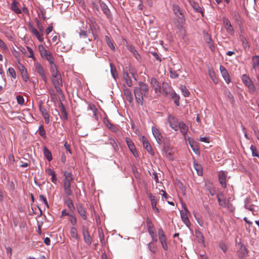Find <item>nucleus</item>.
<instances>
[{"label":"nucleus","mask_w":259,"mask_h":259,"mask_svg":"<svg viewBox=\"0 0 259 259\" xmlns=\"http://www.w3.org/2000/svg\"><path fill=\"white\" fill-rule=\"evenodd\" d=\"M159 239L161 242V245L163 249L165 250H167L168 249V246L167 245L166 237L164 236L162 237H159Z\"/></svg>","instance_id":"obj_38"},{"label":"nucleus","mask_w":259,"mask_h":259,"mask_svg":"<svg viewBox=\"0 0 259 259\" xmlns=\"http://www.w3.org/2000/svg\"><path fill=\"white\" fill-rule=\"evenodd\" d=\"M219 246L224 252H226L227 250V246L223 242H221L219 244Z\"/></svg>","instance_id":"obj_58"},{"label":"nucleus","mask_w":259,"mask_h":259,"mask_svg":"<svg viewBox=\"0 0 259 259\" xmlns=\"http://www.w3.org/2000/svg\"><path fill=\"white\" fill-rule=\"evenodd\" d=\"M139 86L136 87L134 89V94L137 102L141 105L143 103V97H148L149 88L146 83L140 81Z\"/></svg>","instance_id":"obj_1"},{"label":"nucleus","mask_w":259,"mask_h":259,"mask_svg":"<svg viewBox=\"0 0 259 259\" xmlns=\"http://www.w3.org/2000/svg\"><path fill=\"white\" fill-rule=\"evenodd\" d=\"M39 134L42 137H46V131L45 130L42 125L39 126L38 130Z\"/></svg>","instance_id":"obj_52"},{"label":"nucleus","mask_w":259,"mask_h":259,"mask_svg":"<svg viewBox=\"0 0 259 259\" xmlns=\"http://www.w3.org/2000/svg\"><path fill=\"white\" fill-rule=\"evenodd\" d=\"M170 91V88L169 84L167 82H163L162 84L161 88V93H159L160 94H163L165 95H167Z\"/></svg>","instance_id":"obj_26"},{"label":"nucleus","mask_w":259,"mask_h":259,"mask_svg":"<svg viewBox=\"0 0 259 259\" xmlns=\"http://www.w3.org/2000/svg\"><path fill=\"white\" fill-rule=\"evenodd\" d=\"M195 234H196L197 238L198 239L199 242H200V243H202L203 244L204 242V238L203 236V235H202L201 233L198 230H196Z\"/></svg>","instance_id":"obj_44"},{"label":"nucleus","mask_w":259,"mask_h":259,"mask_svg":"<svg viewBox=\"0 0 259 259\" xmlns=\"http://www.w3.org/2000/svg\"><path fill=\"white\" fill-rule=\"evenodd\" d=\"M208 74L209 76L212 80V81L215 83L217 84L218 83V79L217 77H216L215 72L213 70L209 69L208 71Z\"/></svg>","instance_id":"obj_36"},{"label":"nucleus","mask_w":259,"mask_h":259,"mask_svg":"<svg viewBox=\"0 0 259 259\" xmlns=\"http://www.w3.org/2000/svg\"><path fill=\"white\" fill-rule=\"evenodd\" d=\"M123 79L128 87H131L132 86V81L129 74L127 72H124L123 73Z\"/></svg>","instance_id":"obj_27"},{"label":"nucleus","mask_w":259,"mask_h":259,"mask_svg":"<svg viewBox=\"0 0 259 259\" xmlns=\"http://www.w3.org/2000/svg\"><path fill=\"white\" fill-rule=\"evenodd\" d=\"M238 252L239 256L242 258L246 256L248 254L246 247L242 244L240 245Z\"/></svg>","instance_id":"obj_29"},{"label":"nucleus","mask_w":259,"mask_h":259,"mask_svg":"<svg viewBox=\"0 0 259 259\" xmlns=\"http://www.w3.org/2000/svg\"><path fill=\"white\" fill-rule=\"evenodd\" d=\"M150 84L154 89L155 93H161V88L157 79L155 77H152L150 79Z\"/></svg>","instance_id":"obj_12"},{"label":"nucleus","mask_w":259,"mask_h":259,"mask_svg":"<svg viewBox=\"0 0 259 259\" xmlns=\"http://www.w3.org/2000/svg\"><path fill=\"white\" fill-rule=\"evenodd\" d=\"M220 70L222 75V76L226 81V82L227 83L230 82L231 79L227 70L222 65H221L220 67Z\"/></svg>","instance_id":"obj_19"},{"label":"nucleus","mask_w":259,"mask_h":259,"mask_svg":"<svg viewBox=\"0 0 259 259\" xmlns=\"http://www.w3.org/2000/svg\"><path fill=\"white\" fill-rule=\"evenodd\" d=\"M189 144L190 145L191 147L192 148L193 151L196 154H200V150L197 148V146L193 145V143H191V141H189Z\"/></svg>","instance_id":"obj_56"},{"label":"nucleus","mask_w":259,"mask_h":259,"mask_svg":"<svg viewBox=\"0 0 259 259\" xmlns=\"http://www.w3.org/2000/svg\"><path fill=\"white\" fill-rule=\"evenodd\" d=\"M173 11L177 17L180 19L181 23H185V19L180 7L177 5H174L173 6Z\"/></svg>","instance_id":"obj_9"},{"label":"nucleus","mask_w":259,"mask_h":259,"mask_svg":"<svg viewBox=\"0 0 259 259\" xmlns=\"http://www.w3.org/2000/svg\"><path fill=\"white\" fill-rule=\"evenodd\" d=\"M19 50L27 57L34 59L33 51L30 48L27 47L26 48H25L23 47H21L19 48Z\"/></svg>","instance_id":"obj_15"},{"label":"nucleus","mask_w":259,"mask_h":259,"mask_svg":"<svg viewBox=\"0 0 259 259\" xmlns=\"http://www.w3.org/2000/svg\"><path fill=\"white\" fill-rule=\"evenodd\" d=\"M64 176L65 177L63 180L64 192L67 195L70 196L72 194V191L70 188L71 182L73 180L72 174L70 172H65Z\"/></svg>","instance_id":"obj_2"},{"label":"nucleus","mask_w":259,"mask_h":259,"mask_svg":"<svg viewBox=\"0 0 259 259\" xmlns=\"http://www.w3.org/2000/svg\"><path fill=\"white\" fill-rule=\"evenodd\" d=\"M141 140L144 148L147 151V152L153 155L154 154V152L147 138L145 136H142Z\"/></svg>","instance_id":"obj_14"},{"label":"nucleus","mask_w":259,"mask_h":259,"mask_svg":"<svg viewBox=\"0 0 259 259\" xmlns=\"http://www.w3.org/2000/svg\"><path fill=\"white\" fill-rule=\"evenodd\" d=\"M152 134L155 138L157 143L161 144L162 143V136L160 131L156 127L152 126Z\"/></svg>","instance_id":"obj_10"},{"label":"nucleus","mask_w":259,"mask_h":259,"mask_svg":"<svg viewBox=\"0 0 259 259\" xmlns=\"http://www.w3.org/2000/svg\"><path fill=\"white\" fill-rule=\"evenodd\" d=\"M226 175L224 171H221L219 175V180L222 186L225 188L226 187Z\"/></svg>","instance_id":"obj_25"},{"label":"nucleus","mask_w":259,"mask_h":259,"mask_svg":"<svg viewBox=\"0 0 259 259\" xmlns=\"http://www.w3.org/2000/svg\"><path fill=\"white\" fill-rule=\"evenodd\" d=\"M99 238H100V240L101 244L103 245H105V241H104V235L103 233L102 232H100L99 231Z\"/></svg>","instance_id":"obj_63"},{"label":"nucleus","mask_w":259,"mask_h":259,"mask_svg":"<svg viewBox=\"0 0 259 259\" xmlns=\"http://www.w3.org/2000/svg\"><path fill=\"white\" fill-rule=\"evenodd\" d=\"M130 51L133 53L134 56L137 60H139L141 58L140 54L137 51L135 50L133 46H130Z\"/></svg>","instance_id":"obj_48"},{"label":"nucleus","mask_w":259,"mask_h":259,"mask_svg":"<svg viewBox=\"0 0 259 259\" xmlns=\"http://www.w3.org/2000/svg\"><path fill=\"white\" fill-rule=\"evenodd\" d=\"M126 142L130 151L132 152L134 156L137 157L138 156V153L136 151L134 143L130 138H126Z\"/></svg>","instance_id":"obj_20"},{"label":"nucleus","mask_w":259,"mask_h":259,"mask_svg":"<svg viewBox=\"0 0 259 259\" xmlns=\"http://www.w3.org/2000/svg\"><path fill=\"white\" fill-rule=\"evenodd\" d=\"M82 233L84 242L88 245H90L92 243V238L89 232V229L87 227L85 226L82 227Z\"/></svg>","instance_id":"obj_7"},{"label":"nucleus","mask_w":259,"mask_h":259,"mask_svg":"<svg viewBox=\"0 0 259 259\" xmlns=\"http://www.w3.org/2000/svg\"><path fill=\"white\" fill-rule=\"evenodd\" d=\"M168 121L169 126L174 129L175 131L178 130V125L180 122L174 116L169 115L168 117Z\"/></svg>","instance_id":"obj_13"},{"label":"nucleus","mask_w":259,"mask_h":259,"mask_svg":"<svg viewBox=\"0 0 259 259\" xmlns=\"http://www.w3.org/2000/svg\"><path fill=\"white\" fill-rule=\"evenodd\" d=\"M17 101L18 104L22 105L24 103V98L20 95H18L16 97Z\"/></svg>","instance_id":"obj_55"},{"label":"nucleus","mask_w":259,"mask_h":259,"mask_svg":"<svg viewBox=\"0 0 259 259\" xmlns=\"http://www.w3.org/2000/svg\"><path fill=\"white\" fill-rule=\"evenodd\" d=\"M30 30L32 34L34 35L39 41H43L44 38L42 36L44 33L39 32L36 28H35L32 25H31L30 27Z\"/></svg>","instance_id":"obj_16"},{"label":"nucleus","mask_w":259,"mask_h":259,"mask_svg":"<svg viewBox=\"0 0 259 259\" xmlns=\"http://www.w3.org/2000/svg\"><path fill=\"white\" fill-rule=\"evenodd\" d=\"M223 22L227 32L232 35H234V30L229 19L226 17H223Z\"/></svg>","instance_id":"obj_8"},{"label":"nucleus","mask_w":259,"mask_h":259,"mask_svg":"<svg viewBox=\"0 0 259 259\" xmlns=\"http://www.w3.org/2000/svg\"><path fill=\"white\" fill-rule=\"evenodd\" d=\"M110 71L111 73L112 74V77L115 79L118 75L116 69V67L115 65L111 63L110 64Z\"/></svg>","instance_id":"obj_35"},{"label":"nucleus","mask_w":259,"mask_h":259,"mask_svg":"<svg viewBox=\"0 0 259 259\" xmlns=\"http://www.w3.org/2000/svg\"><path fill=\"white\" fill-rule=\"evenodd\" d=\"M194 167L197 171V174L199 176L201 175L203 173V169L202 166L198 163H194Z\"/></svg>","instance_id":"obj_39"},{"label":"nucleus","mask_w":259,"mask_h":259,"mask_svg":"<svg viewBox=\"0 0 259 259\" xmlns=\"http://www.w3.org/2000/svg\"><path fill=\"white\" fill-rule=\"evenodd\" d=\"M66 204L67 205L68 207L72 212H73L74 210L75 207L73 203V202L70 198H68L66 200Z\"/></svg>","instance_id":"obj_42"},{"label":"nucleus","mask_w":259,"mask_h":259,"mask_svg":"<svg viewBox=\"0 0 259 259\" xmlns=\"http://www.w3.org/2000/svg\"><path fill=\"white\" fill-rule=\"evenodd\" d=\"M18 3L16 2H14L11 5V9L15 13L19 14L21 13V10L18 8Z\"/></svg>","instance_id":"obj_34"},{"label":"nucleus","mask_w":259,"mask_h":259,"mask_svg":"<svg viewBox=\"0 0 259 259\" xmlns=\"http://www.w3.org/2000/svg\"><path fill=\"white\" fill-rule=\"evenodd\" d=\"M108 143L112 146L114 150L116 151L118 149V145L116 141L113 139L109 138L108 139Z\"/></svg>","instance_id":"obj_47"},{"label":"nucleus","mask_w":259,"mask_h":259,"mask_svg":"<svg viewBox=\"0 0 259 259\" xmlns=\"http://www.w3.org/2000/svg\"><path fill=\"white\" fill-rule=\"evenodd\" d=\"M44 155L49 161L52 160V153L46 147L44 148Z\"/></svg>","instance_id":"obj_33"},{"label":"nucleus","mask_w":259,"mask_h":259,"mask_svg":"<svg viewBox=\"0 0 259 259\" xmlns=\"http://www.w3.org/2000/svg\"><path fill=\"white\" fill-rule=\"evenodd\" d=\"M8 75L13 79L16 78V73L14 69L12 67H9L8 70Z\"/></svg>","instance_id":"obj_45"},{"label":"nucleus","mask_w":259,"mask_h":259,"mask_svg":"<svg viewBox=\"0 0 259 259\" xmlns=\"http://www.w3.org/2000/svg\"><path fill=\"white\" fill-rule=\"evenodd\" d=\"M217 198L220 205L223 207L229 208V205H231V203L229 202L230 199H228V202H227L225 199L223 197L222 194L217 195Z\"/></svg>","instance_id":"obj_17"},{"label":"nucleus","mask_w":259,"mask_h":259,"mask_svg":"<svg viewBox=\"0 0 259 259\" xmlns=\"http://www.w3.org/2000/svg\"><path fill=\"white\" fill-rule=\"evenodd\" d=\"M182 206L183 209H182L180 211L181 219L184 223L186 225V226L189 228L191 225V223L188 217V213H189V211H188L185 204H183Z\"/></svg>","instance_id":"obj_6"},{"label":"nucleus","mask_w":259,"mask_h":259,"mask_svg":"<svg viewBox=\"0 0 259 259\" xmlns=\"http://www.w3.org/2000/svg\"><path fill=\"white\" fill-rule=\"evenodd\" d=\"M250 150L251 151V154L253 157H258V152L256 148L253 145H251Z\"/></svg>","instance_id":"obj_51"},{"label":"nucleus","mask_w":259,"mask_h":259,"mask_svg":"<svg viewBox=\"0 0 259 259\" xmlns=\"http://www.w3.org/2000/svg\"><path fill=\"white\" fill-rule=\"evenodd\" d=\"M148 232H149V234L150 235L151 237H152V240L154 242H156L157 241V238H156V236L155 235V233L154 232V230H152L151 229H149V231H148Z\"/></svg>","instance_id":"obj_57"},{"label":"nucleus","mask_w":259,"mask_h":259,"mask_svg":"<svg viewBox=\"0 0 259 259\" xmlns=\"http://www.w3.org/2000/svg\"><path fill=\"white\" fill-rule=\"evenodd\" d=\"M163 155L166 156L169 160L172 159L171 150L168 146H164L163 148Z\"/></svg>","instance_id":"obj_28"},{"label":"nucleus","mask_w":259,"mask_h":259,"mask_svg":"<svg viewBox=\"0 0 259 259\" xmlns=\"http://www.w3.org/2000/svg\"><path fill=\"white\" fill-rule=\"evenodd\" d=\"M149 197L151 200L152 207L156 208L157 203V199L156 197L153 195L151 193H150L149 194Z\"/></svg>","instance_id":"obj_40"},{"label":"nucleus","mask_w":259,"mask_h":259,"mask_svg":"<svg viewBox=\"0 0 259 259\" xmlns=\"http://www.w3.org/2000/svg\"><path fill=\"white\" fill-rule=\"evenodd\" d=\"M69 221H70L72 225L73 226L75 225L76 224V219L75 215L73 214L69 215Z\"/></svg>","instance_id":"obj_60"},{"label":"nucleus","mask_w":259,"mask_h":259,"mask_svg":"<svg viewBox=\"0 0 259 259\" xmlns=\"http://www.w3.org/2000/svg\"><path fill=\"white\" fill-rule=\"evenodd\" d=\"M36 26L40 32L44 33V28L40 22L37 19H35Z\"/></svg>","instance_id":"obj_53"},{"label":"nucleus","mask_w":259,"mask_h":259,"mask_svg":"<svg viewBox=\"0 0 259 259\" xmlns=\"http://www.w3.org/2000/svg\"><path fill=\"white\" fill-rule=\"evenodd\" d=\"M241 79L243 83L248 88L249 92L253 93L255 91V88L252 81L248 75L243 74L242 76Z\"/></svg>","instance_id":"obj_5"},{"label":"nucleus","mask_w":259,"mask_h":259,"mask_svg":"<svg viewBox=\"0 0 259 259\" xmlns=\"http://www.w3.org/2000/svg\"><path fill=\"white\" fill-rule=\"evenodd\" d=\"M172 98L174 100V102L176 104L177 106H179V97L176 94H174L172 95Z\"/></svg>","instance_id":"obj_62"},{"label":"nucleus","mask_w":259,"mask_h":259,"mask_svg":"<svg viewBox=\"0 0 259 259\" xmlns=\"http://www.w3.org/2000/svg\"><path fill=\"white\" fill-rule=\"evenodd\" d=\"M99 5L101 7V8L103 11V12L108 17L110 16V12L109 9H108L107 6L102 1H99Z\"/></svg>","instance_id":"obj_24"},{"label":"nucleus","mask_w":259,"mask_h":259,"mask_svg":"<svg viewBox=\"0 0 259 259\" xmlns=\"http://www.w3.org/2000/svg\"><path fill=\"white\" fill-rule=\"evenodd\" d=\"M204 39L205 42L208 44L210 49L213 51L214 49V45L212 41V39L210 35L207 32H204Z\"/></svg>","instance_id":"obj_23"},{"label":"nucleus","mask_w":259,"mask_h":259,"mask_svg":"<svg viewBox=\"0 0 259 259\" xmlns=\"http://www.w3.org/2000/svg\"><path fill=\"white\" fill-rule=\"evenodd\" d=\"M23 69L21 70L22 76L23 80L26 82L27 81L29 77L27 73V70L25 69L24 67L22 66Z\"/></svg>","instance_id":"obj_46"},{"label":"nucleus","mask_w":259,"mask_h":259,"mask_svg":"<svg viewBox=\"0 0 259 259\" xmlns=\"http://www.w3.org/2000/svg\"><path fill=\"white\" fill-rule=\"evenodd\" d=\"M180 89L185 97H188L189 96L190 93L185 86L182 85L180 87Z\"/></svg>","instance_id":"obj_50"},{"label":"nucleus","mask_w":259,"mask_h":259,"mask_svg":"<svg viewBox=\"0 0 259 259\" xmlns=\"http://www.w3.org/2000/svg\"><path fill=\"white\" fill-rule=\"evenodd\" d=\"M189 4L197 12H200L202 14V9L197 3L190 1Z\"/></svg>","instance_id":"obj_32"},{"label":"nucleus","mask_w":259,"mask_h":259,"mask_svg":"<svg viewBox=\"0 0 259 259\" xmlns=\"http://www.w3.org/2000/svg\"><path fill=\"white\" fill-rule=\"evenodd\" d=\"M241 41L242 42L243 48L245 50L249 48L248 43L246 38H245L244 36H241Z\"/></svg>","instance_id":"obj_49"},{"label":"nucleus","mask_w":259,"mask_h":259,"mask_svg":"<svg viewBox=\"0 0 259 259\" xmlns=\"http://www.w3.org/2000/svg\"><path fill=\"white\" fill-rule=\"evenodd\" d=\"M70 234L72 238L75 239H78V235L76 229L72 227L70 229Z\"/></svg>","instance_id":"obj_41"},{"label":"nucleus","mask_w":259,"mask_h":259,"mask_svg":"<svg viewBox=\"0 0 259 259\" xmlns=\"http://www.w3.org/2000/svg\"><path fill=\"white\" fill-rule=\"evenodd\" d=\"M50 65V71L52 74V76L60 74V73L58 71L57 66L54 63V61L52 63H49Z\"/></svg>","instance_id":"obj_31"},{"label":"nucleus","mask_w":259,"mask_h":259,"mask_svg":"<svg viewBox=\"0 0 259 259\" xmlns=\"http://www.w3.org/2000/svg\"><path fill=\"white\" fill-rule=\"evenodd\" d=\"M105 124L106 126L112 132H116L118 131V127L113 125L108 120H107Z\"/></svg>","instance_id":"obj_43"},{"label":"nucleus","mask_w":259,"mask_h":259,"mask_svg":"<svg viewBox=\"0 0 259 259\" xmlns=\"http://www.w3.org/2000/svg\"><path fill=\"white\" fill-rule=\"evenodd\" d=\"M38 49L42 58L47 60L49 63H52L54 61V58L51 53L46 49L42 45H39Z\"/></svg>","instance_id":"obj_3"},{"label":"nucleus","mask_w":259,"mask_h":259,"mask_svg":"<svg viewBox=\"0 0 259 259\" xmlns=\"http://www.w3.org/2000/svg\"><path fill=\"white\" fill-rule=\"evenodd\" d=\"M124 94L126 96L127 100L132 103L133 101V95L131 90L128 88H125L123 90Z\"/></svg>","instance_id":"obj_30"},{"label":"nucleus","mask_w":259,"mask_h":259,"mask_svg":"<svg viewBox=\"0 0 259 259\" xmlns=\"http://www.w3.org/2000/svg\"><path fill=\"white\" fill-rule=\"evenodd\" d=\"M39 199H40V200L42 201L44 203V204L47 207H49V204H48L47 198L45 196H44L42 195H40L39 196Z\"/></svg>","instance_id":"obj_61"},{"label":"nucleus","mask_w":259,"mask_h":259,"mask_svg":"<svg viewBox=\"0 0 259 259\" xmlns=\"http://www.w3.org/2000/svg\"><path fill=\"white\" fill-rule=\"evenodd\" d=\"M52 82L57 92L60 95H62V92L61 87L62 86V80L60 74L52 76Z\"/></svg>","instance_id":"obj_4"},{"label":"nucleus","mask_w":259,"mask_h":259,"mask_svg":"<svg viewBox=\"0 0 259 259\" xmlns=\"http://www.w3.org/2000/svg\"><path fill=\"white\" fill-rule=\"evenodd\" d=\"M39 110L40 112L41 113V114L42 115V116L44 117L45 122L47 124H49L50 123V119H49V114L47 110V109L42 106H39Z\"/></svg>","instance_id":"obj_21"},{"label":"nucleus","mask_w":259,"mask_h":259,"mask_svg":"<svg viewBox=\"0 0 259 259\" xmlns=\"http://www.w3.org/2000/svg\"><path fill=\"white\" fill-rule=\"evenodd\" d=\"M170 77L172 78H176L179 76V74L176 71L170 69L169 70Z\"/></svg>","instance_id":"obj_59"},{"label":"nucleus","mask_w":259,"mask_h":259,"mask_svg":"<svg viewBox=\"0 0 259 259\" xmlns=\"http://www.w3.org/2000/svg\"><path fill=\"white\" fill-rule=\"evenodd\" d=\"M252 66L254 69L259 67V56H255L252 58Z\"/></svg>","instance_id":"obj_37"},{"label":"nucleus","mask_w":259,"mask_h":259,"mask_svg":"<svg viewBox=\"0 0 259 259\" xmlns=\"http://www.w3.org/2000/svg\"><path fill=\"white\" fill-rule=\"evenodd\" d=\"M178 130H180L181 134L184 136H185L187 134L188 131V126L183 121H181L179 122L178 125Z\"/></svg>","instance_id":"obj_22"},{"label":"nucleus","mask_w":259,"mask_h":259,"mask_svg":"<svg viewBox=\"0 0 259 259\" xmlns=\"http://www.w3.org/2000/svg\"><path fill=\"white\" fill-rule=\"evenodd\" d=\"M34 66L36 72L39 74L43 80L47 82V77L42 65L39 63L37 62L34 64Z\"/></svg>","instance_id":"obj_11"},{"label":"nucleus","mask_w":259,"mask_h":259,"mask_svg":"<svg viewBox=\"0 0 259 259\" xmlns=\"http://www.w3.org/2000/svg\"><path fill=\"white\" fill-rule=\"evenodd\" d=\"M105 40H106L108 46L112 49L114 50L115 49V48L113 45V44L108 36H105Z\"/></svg>","instance_id":"obj_54"},{"label":"nucleus","mask_w":259,"mask_h":259,"mask_svg":"<svg viewBox=\"0 0 259 259\" xmlns=\"http://www.w3.org/2000/svg\"><path fill=\"white\" fill-rule=\"evenodd\" d=\"M76 209L78 213L79 214L82 219L84 220H86L87 219V215L86 213V211L83 207L82 204H78L76 205Z\"/></svg>","instance_id":"obj_18"},{"label":"nucleus","mask_w":259,"mask_h":259,"mask_svg":"<svg viewBox=\"0 0 259 259\" xmlns=\"http://www.w3.org/2000/svg\"><path fill=\"white\" fill-rule=\"evenodd\" d=\"M207 190L209 191L210 194L211 196H214L215 194V190L211 186H208L207 188Z\"/></svg>","instance_id":"obj_64"}]
</instances>
